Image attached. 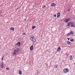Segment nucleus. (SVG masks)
<instances>
[{
	"mask_svg": "<svg viewBox=\"0 0 75 75\" xmlns=\"http://www.w3.org/2000/svg\"><path fill=\"white\" fill-rule=\"evenodd\" d=\"M30 39L33 42H34L35 41V38L33 35H31L30 36Z\"/></svg>",
	"mask_w": 75,
	"mask_h": 75,
	"instance_id": "1",
	"label": "nucleus"
},
{
	"mask_svg": "<svg viewBox=\"0 0 75 75\" xmlns=\"http://www.w3.org/2000/svg\"><path fill=\"white\" fill-rule=\"evenodd\" d=\"M19 51H20V49L19 48H17L16 50H14V52L13 53V55H16V53H18Z\"/></svg>",
	"mask_w": 75,
	"mask_h": 75,
	"instance_id": "2",
	"label": "nucleus"
},
{
	"mask_svg": "<svg viewBox=\"0 0 75 75\" xmlns=\"http://www.w3.org/2000/svg\"><path fill=\"white\" fill-rule=\"evenodd\" d=\"M63 71L64 73H67L69 72V69L68 68H64L63 69Z\"/></svg>",
	"mask_w": 75,
	"mask_h": 75,
	"instance_id": "3",
	"label": "nucleus"
},
{
	"mask_svg": "<svg viewBox=\"0 0 75 75\" xmlns=\"http://www.w3.org/2000/svg\"><path fill=\"white\" fill-rule=\"evenodd\" d=\"M70 18H66L64 20V22H65V23H68V21H70Z\"/></svg>",
	"mask_w": 75,
	"mask_h": 75,
	"instance_id": "4",
	"label": "nucleus"
},
{
	"mask_svg": "<svg viewBox=\"0 0 75 75\" xmlns=\"http://www.w3.org/2000/svg\"><path fill=\"white\" fill-rule=\"evenodd\" d=\"M70 23L71 27H75V25L74 24L73 22H70Z\"/></svg>",
	"mask_w": 75,
	"mask_h": 75,
	"instance_id": "5",
	"label": "nucleus"
},
{
	"mask_svg": "<svg viewBox=\"0 0 75 75\" xmlns=\"http://www.w3.org/2000/svg\"><path fill=\"white\" fill-rule=\"evenodd\" d=\"M34 49V47L33 45H31V47H30V50L31 51H32Z\"/></svg>",
	"mask_w": 75,
	"mask_h": 75,
	"instance_id": "6",
	"label": "nucleus"
},
{
	"mask_svg": "<svg viewBox=\"0 0 75 75\" xmlns=\"http://www.w3.org/2000/svg\"><path fill=\"white\" fill-rule=\"evenodd\" d=\"M20 44H21V43L20 42H18L16 44V45L17 46H18V47H20Z\"/></svg>",
	"mask_w": 75,
	"mask_h": 75,
	"instance_id": "7",
	"label": "nucleus"
},
{
	"mask_svg": "<svg viewBox=\"0 0 75 75\" xmlns=\"http://www.w3.org/2000/svg\"><path fill=\"white\" fill-rule=\"evenodd\" d=\"M60 50H61V47H59L57 49V52H58V51H59Z\"/></svg>",
	"mask_w": 75,
	"mask_h": 75,
	"instance_id": "8",
	"label": "nucleus"
},
{
	"mask_svg": "<svg viewBox=\"0 0 75 75\" xmlns=\"http://www.w3.org/2000/svg\"><path fill=\"white\" fill-rule=\"evenodd\" d=\"M0 67L1 68H4V65L3 63H1L0 64Z\"/></svg>",
	"mask_w": 75,
	"mask_h": 75,
	"instance_id": "9",
	"label": "nucleus"
},
{
	"mask_svg": "<svg viewBox=\"0 0 75 75\" xmlns=\"http://www.w3.org/2000/svg\"><path fill=\"white\" fill-rule=\"evenodd\" d=\"M55 5H56L54 3H52L51 4V6H55Z\"/></svg>",
	"mask_w": 75,
	"mask_h": 75,
	"instance_id": "10",
	"label": "nucleus"
},
{
	"mask_svg": "<svg viewBox=\"0 0 75 75\" xmlns=\"http://www.w3.org/2000/svg\"><path fill=\"white\" fill-rule=\"evenodd\" d=\"M59 16H60V12H59L57 14V17H59Z\"/></svg>",
	"mask_w": 75,
	"mask_h": 75,
	"instance_id": "11",
	"label": "nucleus"
},
{
	"mask_svg": "<svg viewBox=\"0 0 75 75\" xmlns=\"http://www.w3.org/2000/svg\"><path fill=\"white\" fill-rule=\"evenodd\" d=\"M19 74H20V75H21V74H22V71H21V70H19Z\"/></svg>",
	"mask_w": 75,
	"mask_h": 75,
	"instance_id": "12",
	"label": "nucleus"
},
{
	"mask_svg": "<svg viewBox=\"0 0 75 75\" xmlns=\"http://www.w3.org/2000/svg\"><path fill=\"white\" fill-rule=\"evenodd\" d=\"M10 29L11 30H12V31H14V28L13 27L11 28Z\"/></svg>",
	"mask_w": 75,
	"mask_h": 75,
	"instance_id": "13",
	"label": "nucleus"
},
{
	"mask_svg": "<svg viewBox=\"0 0 75 75\" xmlns=\"http://www.w3.org/2000/svg\"><path fill=\"white\" fill-rule=\"evenodd\" d=\"M71 35V34H72V35H74V33H73V32L71 31L69 33Z\"/></svg>",
	"mask_w": 75,
	"mask_h": 75,
	"instance_id": "14",
	"label": "nucleus"
},
{
	"mask_svg": "<svg viewBox=\"0 0 75 75\" xmlns=\"http://www.w3.org/2000/svg\"><path fill=\"white\" fill-rule=\"evenodd\" d=\"M35 28H36V26H33L32 27V28L33 29H34Z\"/></svg>",
	"mask_w": 75,
	"mask_h": 75,
	"instance_id": "15",
	"label": "nucleus"
},
{
	"mask_svg": "<svg viewBox=\"0 0 75 75\" xmlns=\"http://www.w3.org/2000/svg\"><path fill=\"white\" fill-rule=\"evenodd\" d=\"M70 60H72V56H71L70 57Z\"/></svg>",
	"mask_w": 75,
	"mask_h": 75,
	"instance_id": "16",
	"label": "nucleus"
},
{
	"mask_svg": "<svg viewBox=\"0 0 75 75\" xmlns=\"http://www.w3.org/2000/svg\"><path fill=\"white\" fill-rule=\"evenodd\" d=\"M67 44H71V42H69V41H67Z\"/></svg>",
	"mask_w": 75,
	"mask_h": 75,
	"instance_id": "17",
	"label": "nucleus"
},
{
	"mask_svg": "<svg viewBox=\"0 0 75 75\" xmlns=\"http://www.w3.org/2000/svg\"><path fill=\"white\" fill-rule=\"evenodd\" d=\"M70 24H71V23H70V22H69L67 24V26H69Z\"/></svg>",
	"mask_w": 75,
	"mask_h": 75,
	"instance_id": "18",
	"label": "nucleus"
},
{
	"mask_svg": "<svg viewBox=\"0 0 75 75\" xmlns=\"http://www.w3.org/2000/svg\"><path fill=\"white\" fill-rule=\"evenodd\" d=\"M57 65L54 66V68H57Z\"/></svg>",
	"mask_w": 75,
	"mask_h": 75,
	"instance_id": "19",
	"label": "nucleus"
},
{
	"mask_svg": "<svg viewBox=\"0 0 75 75\" xmlns=\"http://www.w3.org/2000/svg\"><path fill=\"white\" fill-rule=\"evenodd\" d=\"M6 70H9L10 69L8 68H6Z\"/></svg>",
	"mask_w": 75,
	"mask_h": 75,
	"instance_id": "20",
	"label": "nucleus"
},
{
	"mask_svg": "<svg viewBox=\"0 0 75 75\" xmlns=\"http://www.w3.org/2000/svg\"><path fill=\"white\" fill-rule=\"evenodd\" d=\"M46 7V6H43L42 7V8H45V7Z\"/></svg>",
	"mask_w": 75,
	"mask_h": 75,
	"instance_id": "21",
	"label": "nucleus"
},
{
	"mask_svg": "<svg viewBox=\"0 0 75 75\" xmlns=\"http://www.w3.org/2000/svg\"><path fill=\"white\" fill-rule=\"evenodd\" d=\"M71 35L70 33H68V34L67 35V36H69V35Z\"/></svg>",
	"mask_w": 75,
	"mask_h": 75,
	"instance_id": "22",
	"label": "nucleus"
},
{
	"mask_svg": "<svg viewBox=\"0 0 75 75\" xmlns=\"http://www.w3.org/2000/svg\"><path fill=\"white\" fill-rule=\"evenodd\" d=\"M74 41V40L73 39H72V40H70V41H71V42H72V41Z\"/></svg>",
	"mask_w": 75,
	"mask_h": 75,
	"instance_id": "23",
	"label": "nucleus"
},
{
	"mask_svg": "<svg viewBox=\"0 0 75 75\" xmlns=\"http://www.w3.org/2000/svg\"><path fill=\"white\" fill-rule=\"evenodd\" d=\"M23 35H25V33H23Z\"/></svg>",
	"mask_w": 75,
	"mask_h": 75,
	"instance_id": "24",
	"label": "nucleus"
},
{
	"mask_svg": "<svg viewBox=\"0 0 75 75\" xmlns=\"http://www.w3.org/2000/svg\"><path fill=\"white\" fill-rule=\"evenodd\" d=\"M56 16H57V15L56 14L54 15V17H56Z\"/></svg>",
	"mask_w": 75,
	"mask_h": 75,
	"instance_id": "25",
	"label": "nucleus"
},
{
	"mask_svg": "<svg viewBox=\"0 0 75 75\" xmlns=\"http://www.w3.org/2000/svg\"><path fill=\"white\" fill-rule=\"evenodd\" d=\"M67 39L69 41V39H70V38H67Z\"/></svg>",
	"mask_w": 75,
	"mask_h": 75,
	"instance_id": "26",
	"label": "nucleus"
},
{
	"mask_svg": "<svg viewBox=\"0 0 75 75\" xmlns=\"http://www.w3.org/2000/svg\"><path fill=\"white\" fill-rule=\"evenodd\" d=\"M24 20H25V21H26V20H27V19H24Z\"/></svg>",
	"mask_w": 75,
	"mask_h": 75,
	"instance_id": "27",
	"label": "nucleus"
},
{
	"mask_svg": "<svg viewBox=\"0 0 75 75\" xmlns=\"http://www.w3.org/2000/svg\"><path fill=\"white\" fill-rule=\"evenodd\" d=\"M3 57H2V61H3Z\"/></svg>",
	"mask_w": 75,
	"mask_h": 75,
	"instance_id": "28",
	"label": "nucleus"
},
{
	"mask_svg": "<svg viewBox=\"0 0 75 75\" xmlns=\"http://www.w3.org/2000/svg\"><path fill=\"white\" fill-rule=\"evenodd\" d=\"M69 10H70V9H68V11H69Z\"/></svg>",
	"mask_w": 75,
	"mask_h": 75,
	"instance_id": "29",
	"label": "nucleus"
}]
</instances>
